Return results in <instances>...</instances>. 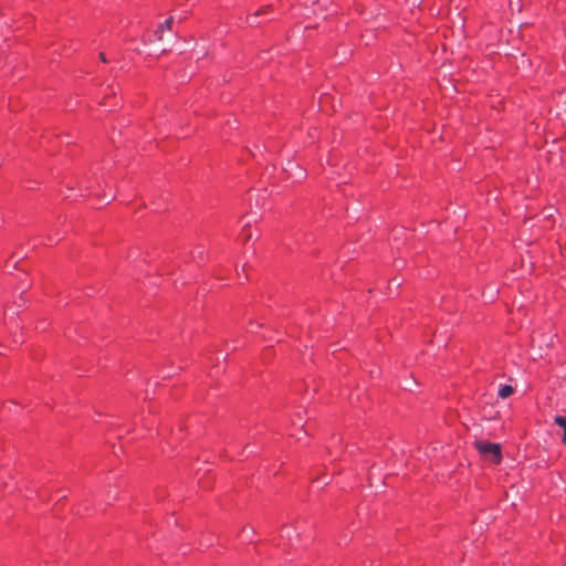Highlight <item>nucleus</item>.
Wrapping results in <instances>:
<instances>
[{
	"label": "nucleus",
	"mask_w": 566,
	"mask_h": 566,
	"mask_svg": "<svg viewBox=\"0 0 566 566\" xmlns=\"http://www.w3.org/2000/svg\"><path fill=\"white\" fill-rule=\"evenodd\" d=\"M269 8H270V7H265V8L261 9V10L256 11V12L254 13V17H258V15H260V14L265 13V12L269 10Z\"/></svg>",
	"instance_id": "nucleus-6"
},
{
	"label": "nucleus",
	"mask_w": 566,
	"mask_h": 566,
	"mask_svg": "<svg viewBox=\"0 0 566 566\" xmlns=\"http://www.w3.org/2000/svg\"><path fill=\"white\" fill-rule=\"evenodd\" d=\"M381 465L377 463H373L368 467V474L369 476H373L375 474V471H381Z\"/></svg>",
	"instance_id": "nucleus-5"
},
{
	"label": "nucleus",
	"mask_w": 566,
	"mask_h": 566,
	"mask_svg": "<svg viewBox=\"0 0 566 566\" xmlns=\"http://www.w3.org/2000/svg\"><path fill=\"white\" fill-rule=\"evenodd\" d=\"M250 238H251V235H250L249 233H245L244 239H245V240H249Z\"/></svg>",
	"instance_id": "nucleus-8"
},
{
	"label": "nucleus",
	"mask_w": 566,
	"mask_h": 566,
	"mask_svg": "<svg viewBox=\"0 0 566 566\" xmlns=\"http://www.w3.org/2000/svg\"><path fill=\"white\" fill-rule=\"evenodd\" d=\"M555 423L563 429L562 440L566 444V417L556 416L555 417Z\"/></svg>",
	"instance_id": "nucleus-3"
},
{
	"label": "nucleus",
	"mask_w": 566,
	"mask_h": 566,
	"mask_svg": "<svg viewBox=\"0 0 566 566\" xmlns=\"http://www.w3.org/2000/svg\"><path fill=\"white\" fill-rule=\"evenodd\" d=\"M479 452L492 463H500L502 460L501 446L499 443H491L484 441H478L475 443Z\"/></svg>",
	"instance_id": "nucleus-1"
},
{
	"label": "nucleus",
	"mask_w": 566,
	"mask_h": 566,
	"mask_svg": "<svg viewBox=\"0 0 566 566\" xmlns=\"http://www.w3.org/2000/svg\"><path fill=\"white\" fill-rule=\"evenodd\" d=\"M172 23H174V18L169 17L165 22H163L158 27V30L155 32L157 41H163V32L171 30Z\"/></svg>",
	"instance_id": "nucleus-2"
},
{
	"label": "nucleus",
	"mask_w": 566,
	"mask_h": 566,
	"mask_svg": "<svg viewBox=\"0 0 566 566\" xmlns=\"http://www.w3.org/2000/svg\"><path fill=\"white\" fill-rule=\"evenodd\" d=\"M514 392V389L512 386L510 385H504L500 388L499 390V396L502 398V399H506L509 398L512 394Z\"/></svg>",
	"instance_id": "nucleus-4"
},
{
	"label": "nucleus",
	"mask_w": 566,
	"mask_h": 566,
	"mask_svg": "<svg viewBox=\"0 0 566 566\" xmlns=\"http://www.w3.org/2000/svg\"><path fill=\"white\" fill-rule=\"evenodd\" d=\"M99 59L103 61V62H107L106 57H105V54L104 53H101L99 54Z\"/></svg>",
	"instance_id": "nucleus-7"
}]
</instances>
